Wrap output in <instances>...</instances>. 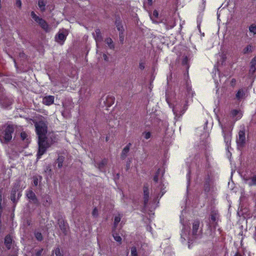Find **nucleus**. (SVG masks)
<instances>
[{
    "label": "nucleus",
    "instance_id": "9d476101",
    "mask_svg": "<svg viewBox=\"0 0 256 256\" xmlns=\"http://www.w3.org/2000/svg\"><path fill=\"white\" fill-rule=\"evenodd\" d=\"M26 196L31 202L35 204H38V199L32 190H28L26 191Z\"/></svg>",
    "mask_w": 256,
    "mask_h": 256
},
{
    "label": "nucleus",
    "instance_id": "bf43d9fd",
    "mask_svg": "<svg viewBox=\"0 0 256 256\" xmlns=\"http://www.w3.org/2000/svg\"><path fill=\"white\" fill-rule=\"evenodd\" d=\"M242 33H244V34H245L246 35H247V33H246V32L244 31V30H242Z\"/></svg>",
    "mask_w": 256,
    "mask_h": 256
},
{
    "label": "nucleus",
    "instance_id": "ddd939ff",
    "mask_svg": "<svg viewBox=\"0 0 256 256\" xmlns=\"http://www.w3.org/2000/svg\"><path fill=\"white\" fill-rule=\"evenodd\" d=\"M132 146L131 143H128L122 150L120 154V158L124 160L127 156V155L130 151V148Z\"/></svg>",
    "mask_w": 256,
    "mask_h": 256
},
{
    "label": "nucleus",
    "instance_id": "20e7f679",
    "mask_svg": "<svg viewBox=\"0 0 256 256\" xmlns=\"http://www.w3.org/2000/svg\"><path fill=\"white\" fill-rule=\"evenodd\" d=\"M236 142L238 148H243L246 142V128L242 126L240 130L238 135L236 136Z\"/></svg>",
    "mask_w": 256,
    "mask_h": 256
},
{
    "label": "nucleus",
    "instance_id": "6ab92c4d",
    "mask_svg": "<svg viewBox=\"0 0 256 256\" xmlns=\"http://www.w3.org/2000/svg\"><path fill=\"white\" fill-rule=\"evenodd\" d=\"M115 24L117 30L119 31L120 32H124V28L120 18H116V20Z\"/></svg>",
    "mask_w": 256,
    "mask_h": 256
},
{
    "label": "nucleus",
    "instance_id": "e433bc0d",
    "mask_svg": "<svg viewBox=\"0 0 256 256\" xmlns=\"http://www.w3.org/2000/svg\"><path fill=\"white\" fill-rule=\"evenodd\" d=\"M224 140L225 142L226 143V144H228V142H230V136L228 134H224Z\"/></svg>",
    "mask_w": 256,
    "mask_h": 256
},
{
    "label": "nucleus",
    "instance_id": "3c124183",
    "mask_svg": "<svg viewBox=\"0 0 256 256\" xmlns=\"http://www.w3.org/2000/svg\"><path fill=\"white\" fill-rule=\"evenodd\" d=\"M42 251H43V249L42 248L41 250H40L38 251L36 254V256H40L41 254H42Z\"/></svg>",
    "mask_w": 256,
    "mask_h": 256
},
{
    "label": "nucleus",
    "instance_id": "412c9836",
    "mask_svg": "<svg viewBox=\"0 0 256 256\" xmlns=\"http://www.w3.org/2000/svg\"><path fill=\"white\" fill-rule=\"evenodd\" d=\"M45 142L48 144L50 145V147L54 143L56 142V136H54L53 134L48 137L47 138V139L45 140Z\"/></svg>",
    "mask_w": 256,
    "mask_h": 256
},
{
    "label": "nucleus",
    "instance_id": "13d9d810",
    "mask_svg": "<svg viewBox=\"0 0 256 256\" xmlns=\"http://www.w3.org/2000/svg\"><path fill=\"white\" fill-rule=\"evenodd\" d=\"M14 62L15 66L17 68V64H16V60L14 59Z\"/></svg>",
    "mask_w": 256,
    "mask_h": 256
},
{
    "label": "nucleus",
    "instance_id": "39448f33",
    "mask_svg": "<svg viewBox=\"0 0 256 256\" xmlns=\"http://www.w3.org/2000/svg\"><path fill=\"white\" fill-rule=\"evenodd\" d=\"M20 187V182H17L14 184V186L12 187L11 192H10V199L14 204V206H16V205L18 202V200L20 198L22 194L20 192H18V198L16 199V192H18Z\"/></svg>",
    "mask_w": 256,
    "mask_h": 256
},
{
    "label": "nucleus",
    "instance_id": "864d4df0",
    "mask_svg": "<svg viewBox=\"0 0 256 256\" xmlns=\"http://www.w3.org/2000/svg\"><path fill=\"white\" fill-rule=\"evenodd\" d=\"M102 56H103L104 59L106 61H108V56H106V54H103Z\"/></svg>",
    "mask_w": 256,
    "mask_h": 256
},
{
    "label": "nucleus",
    "instance_id": "a211bd4d",
    "mask_svg": "<svg viewBox=\"0 0 256 256\" xmlns=\"http://www.w3.org/2000/svg\"><path fill=\"white\" fill-rule=\"evenodd\" d=\"M93 36L96 42L102 40V37L100 30L99 28L96 29L95 34H93Z\"/></svg>",
    "mask_w": 256,
    "mask_h": 256
},
{
    "label": "nucleus",
    "instance_id": "2f4dec72",
    "mask_svg": "<svg viewBox=\"0 0 256 256\" xmlns=\"http://www.w3.org/2000/svg\"><path fill=\"white\" fill-rule=\"evenodd\" d=\"M131 256H138L137 248L135 246H133L130 248Z\"/></svg>",
    "mask_w": 256,
    "mask_h": 256
},
{
    "label": "nucleus",
    "instance_id": "7ed1b4c3",
    "mask_svg": "<svg viewBox=\"0 0 256 256\" xmlns=\"http://www.w3.org/2000/svg\"><path fill=\"white\" fill-rule=\"evenodd\" d=\"M30 16L44 32H50V28L44 20L38 16L34 11L30 12Z\"/></svg>",
    "mask_w": 256,
    "mask_h": 256
},
{
    "label": "nucleus",
    "instance_id": "5fc2aeb1",
    "mask_svg": "<svg viewBox=\"0 0 256 256\" xmlns=\"http://www.w3.org/2000/svg\"><path fill=\"white\" fill-rule=\"evenodd\" d=\"M210 162H206V168H210Z\"/></svg>",
    "mask_w": 256,
    "mask_h": 256
},
{
    "label": "nucleus",
    "instance_id": "4c0bfd02",
    "mask_svg": "<svg viewBox=\"0 0 256 256\" xmlns=\"http://www.w3.org/2000/svg\"><path fill=\"white\" fill-rule=\"evenodd\" d=\"M119 37H120V42L122 44L124 43V32H120Z\"/></svg>",
    "mask_w": 256,
    "mask_h": 256
},
{
    "label": "nucleus",
    "instance_id": "8fccbe9b",
    "mask_svg": "<svg viewBox=\"0 0 256 256\" xmlns=\"http://www.w3.org/2000/svg\"><path fill=\"white\" fill-rule=\"evenodd\" d=\"M16 5L18 7L21 8L22 2H21L20 0H16Z\"/></svg>",
    "mask_w": 256,
    "mask_h": 256
},
{
    "label": "nucleus",
    "instance_id": "de8ad7c7",
    "mask_svg": "<svg viewBox=\"0 0 256 256\" xmlns=\"http://www.w3.org/2000/svg\"><path fill=\"white\" fill-rule=\"evenodd\" d=\"M131 162H132L131 159H128V160L126 162V170H128L130 168Z\"/></svg>",
    "mask_w": 256,
    "mask_h": 256
},
{
    "label": "nucleus",
    "instance_id": "aec40b11",
    "mask_svg": "<svg viewBox=\"0 0 256 256\" xmlns=\"http://www.w3.org/2000/svg\"><path fill=\"white\" fill-rule=\"evenodd\" d=\"M232 114V116L233 118L236 117L237 116L236 120H238L240 119L242 116V112H240L239 110H233L231 112Z\"/></svg>",
    "mask_w": 256,
    "mask_h": 256
},
{
    "label": "nucleus",
    "instance_id": "a19ab883",
    "mask_svg": "<svg viewBox=\"0 0 256 256\" xmlns=\"http://www.w3.org/2000/svg\"><path fill=\"white\" fill-rule=\"evenodd\" d=\"M54 252L56 256H62L61 255L60 248L58 247L56 248V250H54Z\"/></svg>",
    "mask_w": 256,
    "mask_h": 256
},
{
    "label": "nucleus",
    "instance_id": "f03ea898",
    "mask_svg": "<svg viewBox=\"0 0 256 256\" xmlns=\"http://www.w3.org/2000/svg\"><path fill=\"white\" fill-rule=\"evenodd\" d=\"M220 218L218 210L214 208H211L208 217V226L209 228H216Z\"/></svg>",
    "mask_w": 256,
    "mask_h": 256
},
{
    "label": "nucleus",
    "instance_id": "1a4fd4ad",
    "mask_svg": "<svg viewBox=\"0 0 256 256\" xmlns=\"http://www.w3.org/2000/svg\"><path fill=\"white\" fill-rule=\"evenodd\" d=\"M143 194H144V206H146L150 198V190L149 185L148 183L144 184L143 186Z\"/></svg>",
    "mask_w": 256,
    "mask_h": 256
},
{
    "label": "nucleus",
    "instance_id": "f257e3e1",
    "mask_svg": "<svg viewBox=\"0 0 256 256\" xmlns=\"http://www.w3.org/2000/svg\"><path fill=\"white\" fill-rule=\"evenodd\" d=\"M34 126L36 128V132L38 138V150L37 153V157L39 159L50 147V145L45 142V140L47 139L46 134L48 132V126L43 121L36 122L34 124Z\"/></svg>",
    "mask_w": 256,
    "mask_h": 256
},
{
    "label": "nucleus",
    "instance_id": "cd10ccee",
    "mask_svg": "<svg viewBox=\"0 0 256 256\" xmlns=\"http://www.w3.org/2000/svg\"><path fill=\"white\" fill-rule=\"evenodd\" d=\"M34 237L36 240L39 242H41L43 240V236L42 233L40 232H34Z\"/></svg>",
    "mask_w": 256,
    "mask_h": 256
},
{
    "label": "nucleus",
    "instance_id": "c756f323",
    "mask_svg": "<svg viewBox=\"0 0 256 256\" xmlns=\"http://www.w3.org/2000/svg\"><path fill=\"white\" fill-rule=\"evenodd\" d=\"M112 236L116 242H119L120 244L122 243V238L118 234L113 232Z\"/></svg>",
    "mask_w": 256,
    "mask_h": 256
},
{
    "label": "nucleus",
    "instance_id": "ea45409f",
    "mask_svg": "<svg viewBox=\"0 0 256 256\" xmlns=\"http://www.w3.org/2000/svg\"><path fill=\"white\" fill-rule=\"evenodd\" d=\"M256 65H253L252 64L250 65V72H251L252 74H254V72L256 70Z\"/></svg>",
    "mask_w": 256,
    "mask_h": 256
},
{
    "label": "nucleus",
    "instance_id": "72a5a7b5",
    "mask_svg": "<svg viewBox=\"0 0 256 256\" xmlns=\"http://www.w3.org/2000/svg\"><path fill=\"white\" fill-rule=\"evenodd\" d=\"M20 138L22 140H26V142H28V139L27 138L28 134H26V132H22L20 133Z\"/></svg>",
    "mask_w": 256,
    "mask_h": 256
},
{
    "label": "nucleus",
    "instance_id": "4468645a",
    "mask_svg": "<svg viewBox=\"0 0 256 256\" xmlns=\"http://www.w3.org/2000/svg\"><path fill=\"white\" fill-rule=\"evenodd\" d=\"M54 102V96H46L43 98V104L46 106H50Z\"/></svg>",
    "mask_w": 256,
    "mask_h": 256
},
{
    "label": "nucleus",
    "instance_id": "4be33fe9",
    "mask_svg": "<svg viewBox=\"0 0 256 256\" xmlns=\"http://www.w3.org/2000/svg\"><path fill=\"white\" fill-rule=\"evenodd\" d=\"M64 160V157L62 156H59L55 161L56 164H58V166L59 168H60L62 166L63 162Z\"/></svg>",
    "mask_w": 256,
    "mask_h": 256
},
{
    "label": "nucleus",
    "instance_id": "c9c22d12",
    "mask_svg": "<svg viewBox=\"0 0 256 256\" xmlns=\"http://www.w3.org/2000/svg\"><path fill=\"white\" fill-rule=\"evenodd\" d=\"M159 174H160V170L158 169L157 172H156V174H154V181L155 182H158V176H159Z\"/></svg>",
    "mask_w": 256,
    "mask_h": 256
},
{
    "label": "nucleus",
    "instance_id": "58836bf2",
    "mask_svg": "<svg viewBox=\"0 0 256 256\" xmlns=\"http://www.w3.org/2000/svg\"><path fill=\"white\" fill-rule=\"evenodd\" d=\"M188 102L187 100L186 101V104H184V106H183V108H182V110L181 111V114H183L188 109Z\"/></svg>",
    "mask_w": 256,
    "mask_h": 256
},
{
    "label": "nucleus",
    "instance_id": "37998d69",
    "mask_svg": "<svg viewBox=\"0 0 256 256\" xmlns=\"http://www.w3.org/2000/svg\"><path fill=\"white\" fill-rule=\"evenodd\" d=\"M236 80L235 78H232L230 82V86L234 88L236 86Z\"/></svg>",
    "mask_w": 256,
    "mask_h": 256
},
{
    "label": "nucleus",
    "instance_id": "c03bdc74",
    "mask_svg": "<svg viewBox=\"0 0 256 256\" xmlns=\"http://www.w3.org/2000/svg\"><path fill=\"white\" fill-rule=\"evenodd\" d=\"M144 6L147 5L148 6H152V0H146V2H144Z\"/></svg>",
    "mask_w": 256,
    "mask_h": 256
},
{
    "label": "nucleus",
    "instance_id": "49530a36",
    "mask_svg": "<svg viewBox=\"0 0 256 256\" xmlns=\"http://www.w3.org/2000/svg\"><path fill=\"white\" fill-rule=\"evenodd\" d=\"M145 68V66H144V63L143 62H140V64H139V68L141 70H143Z\"/></svg>",
    "mask_w": 256,
    "mask_h": 256
},
{
    "label": "nucleus",
    "instance_id": "79ce46f5",
    "mask_svg": "<svg viewBox=\"0 0 256 256\" xmlns=\"http://www.w3.org/2000/svg\"><path fill=\"white\" fill-rule=\"evenodd\" d=\"M92 215L94 216V217H97L98 216V209L95 208H94L92 212Z\"/></svg>",
    "mask_w": 256,
    "mask_h": 256
},
{
    "label": "nucleus",
    "instance_id": "09e8293b",
    "mask_svg": "<svg viewBox=\"0 0 256 256\" xmlns=\"http://www.w3.org/2000/svg\"><path fill=\"white\" fill-rule=\"evenodd\" d=\"M250 64L253 65H256V56L252 59Z\"/></svg>",
    "mask_w": 256,
    "mask_h": 256
},
{
    "label": "nucleus",
    "instance_id": "6e6552de",
    "mask_svg": "<svg viewBox=\"0 0 256 256\" xmlns=\"http://www.w3.org/2000/svg\"><path fill=\"white\" fill-rule=\"evenodd\" d=\"M211 180V174L208 172L204 178V190L206 194L210 190Z\"/></svg>",
    "mask_w": 256,
    "mask_h": 256
},
{
    "label": "nucleus",
    "instance_id": "0eeeda50",
    "mask_svg": "<svg viewBox=\"0 0 256 256\" xmlns=\"http://www.w3.org/2000/svg\"><path fill=\"white\" fill-rule=\"evenodd\" d=\"M242 178L244 184L248 185L249 186H256V174L252 176L244 174Z\"/></svg>",
    "mask_w": 256,
    "mask_h": 256
},
{
    "label": "nucleus",
    "instance_id": "5701e85b",
    "mask_svg": "<svg viewBox=\"0 0 256 256\" xmlns=\"http://www.w3.org/2000/svg\"><path fill=\"white\" fill-rule=\"evenodd\" d=\"M38 4L42 12L46 10V2L44 0H38Z\"/></svg>",
    "mask_w": 256,
    "mask_h": 256
},
{
    "label": "nucleus",
    "instance_id": "c85d7f7f",
    "mask_svg": "<svg viewBox=\"0 0 256 256\" xmlns=\"http://www.w3.org/2000/svg\"><path fill=\"white\" fill-rule=\"evenodd\" d=\"M249 32L254 35L256 34V25L254 24H250L248 27Z\"/></svg>",
    "mask_w": 256,
    "mask_h": 256
},
{
    "label": "nucleus",
    "instance_id": "423d86ee",
    "mask_svg": "<svg viewBox=\"0 0 256 256\" xmlns=\"http://www.w3.org/2000/svg\"><path fill=\"white\" fill-rule=\"evenodd\" d=\"M14 130V128L12 124L8 125L3 132L4 138L6 142H10L12 139V134Z\"/></svg>",
    "mask_w": 256,
    "mask_h": 256
},
{
    "label": "nucleus",
    "instance_id": "4d7b16f0",
    "mask_svg": "<svg viewBox=\"0 0 256 256\" xmlns=\"http://www.w3.org/2000/svg\"><path fill=\"white\" fill-rule=\"evenodd\" d=\"M0 200H2V191L0 190Z\"/></svg>",
    "mask_w": 256,
    "mask_h": 256
},
{
    "label": "nucleus",
    "instance_id": "f8f14e48",
    "mask_svg": "<svg viewBox=\"0 0 256 256\" xmlns=\"http://www.w3.org/2000/svg\"><path fill=\"white\" fill-rule=\"evenodd\" d=\"M12 236L10 234H7L4 238V243L6 248L10 250L12 248Z\"/></svg>",
    "mask_w": 256,
    "mask_h": 256
},
{
    "label": "nucleus",
    "instance_id": "6e6d98bb",
    "mask_svg": "<svg viewBox=\"0 0 256 256\" xmlns=\"http://www.w3.org/2000/svg\"><path fill=\"white\" fill-rule=\"evenodd\" d=\"M205 156H206V162H210L209 156L208 154H206Z\"/></svg>",
    "mask_w": 256,
    "mask_h": 256
},
{
    "label": "nucleus",
    "instance_id": "7c9ffc66",
    "mask_svg": "<svg viewBox=\"0 0 256 256\" xmlns=\"http://www.w3.org/2000/svg\"><path fill=\"white\" fill-rule=\"evenodd\" d=\"M120 219H121V218L120 216H116L114 217V228H116L118 224L119 223V222L120 220Z\"/></svg>",
    "mask_w": 256,
    "mask_h": 256
},
{
    "label": "nucleus",
    "instance_id": "603ef678",
    "mask_svg": "<svg viewBox=\"0 0 256 256\" xmlns=\"http://www.w3.org/2000/svg\"><path fill=\"white\" fill-rule=\"evenodd\" d=\"M153 15L156 18H157L158 16V12L157 10H154L153 12Z\"/></svg>",
    "mask_w": 256,
    "mask_h": 256
},
{
    "label": "nucleus",
    "instance_id": "393cba45",
    "mask_svg": "<svg viewBox=\"0 0 256 256\" xmlns=\"http://www.w3.org/2000/svg\"><path fill=\"white\" fill-rule=\"evenodd\" d=\"M59 226L64 234H66L67 226L64 221H60L58 222Z\"/></svg>",
    "mask_w": 256,
    "mask_h": 256
},
{
    "label": "nucleus",
    "instance_id": "dca6fc26",
    "mask_svg": "<svg viewBox=\"0 0 256 256\" xmlns=\"http://www.w3.org/2000/svg\"><path fill=\"white\" fill-rule=\"evenodd\" d=\"M114 97L112 96L108 95L107 96L106 100L105 101L106 106L107 107H110L114 104Z\"/></svg>",
    "mask_w": 256,
    "mask_h": 256
},
{
    "label": "nucleus",
    "instance_id": "bb28decb",
    "mask_svg": "<svg viewBox=\"0 0 256 256\" xmlns=\"http://www.w3.org/2000/svg\"><path fill=\"white\" fill-rule=\"evenodd\" d=\"M244 95V90L241 88L238 90L236 94V98L238 100H240Z\"/></svg>",
    "mask_w": 256,
    "mask_h": 256
},
{
    "label": "nucleus",
    "instance_id": "f3484780",
    "mask_svg": "<svg viewBox=\"0 0 256 256\" xmlns=\"http://www.w3.org/2000/svg\"><path fill=\"white\" fill-rule=\"evenodd\" d=\"M66 35L64 32H58L57 35L56 36L55 38L57 42H64L66 40Z\"/></svg>",
    "mask_w": 256,
    "mask_h": 256
},
{
    "label": "nucleus",
    "instance_id": "a878e982",
    "mask_svg": "<svg viewBox=\"0 0 256 256\" xmlns=\"http://www.w3.org/2000/svg\"><path fill=\"white\" fill-rule=\"evenodd\" d=\"M252 48L253 47L251 44H248L243 49L242 52L244 54L252 52Z\"/></svg>",
    "mask_w": 256,
    "mask_h": 256
},
{
    "label": "nucleus",
    "instance_id": "f704fd0d",
    "mask_svg": "<svg viewBox=\"0 0 256 256\" xmlns=\"http://www.w3.org/2000/svg\"><path fill=\"white\" fill-rule=\"evenodd\" d=\"M142 136H144L145 139L148 140L151 137L152 134L150 132H142Z\"/></svg>",
    "mask_w": 256,
    "mask_h": 256
},
{
    "label": "nucleus",
    "instance_id": "b1692460",
    "mask_svg": "<svg viewBox=\"0 0 256 256\" xmlns=\"http://www.w3.org/2000/svg\"><path fill=\"white\" fill-rule=\"evenodd\" d=\"M105 42L108 45L109 48L111 50H114V44L113 40L110 38H106L105 40Z\"/></svg>",
    "mask_w": 256,
    "mask_h": 256
},
{
    "label": "nucleus",
    "instance_id": "9b49d317",
    "mask_svg": "<svg viewBox=\"0 0 256 256\" xmlns=\"http://www.w3.org/2000/svg\"><path fill=\"white\" fill-rule=\"evenodd\" d=\"M200 224V221L198 220H194L192 223V234L195 238H196L198 235V230L199 229Z\"/></svg>",
    "mask_w": 256,
    "mask_h": 256
},
{
    "label": "nucleus",
    "instance_id": "473e14b6",
    "mask_svg": "<svg viewBox=\"0 0 256 256\" xmlns=\"http://www.w3.org/2000/svg\"><path fill=\"white\" fill-rule=\"evenodd\" d=\"M107 163V160L106 159L102 160L98 164V168H102Z\"/></svg>",
    "mask_w": 256,
    "mask_h": 256
},
{
    "label": "nucleus",
    "instance_id": "a18cd8bd",
    "mask_svg": "<svg viewBox=\"0 0 256 256\" xmlns=\"http://www.w3.org/2000/svg\"><path fill=\"white\" fill-rule=\"evenodd\" d=\"M38 179L37 177L34 176L33 178V183L34 185L36 186L38 185Z\"/></svg>",
    "mask_w": 256,
    "mask_h": 256
},
{
    "label": "nucleus",
    "instance_id": "2eb2a0df",
    "mask_svg": "<svg viewBox=\"0 0 256 256\" xmlns=\"http://www.w3.org/2000/svg\"><path fill=\"white\" fill-rule=\"evenodd\" d=\"M42 204L45 207H48L52 203V200L48 195H45L42 196Z\"/></svg>",
    "mask_w": 256,
    "mask_h": 256
},
{
    "label": "nucleus",
    "instance_id": "052dcab7",
    "mask_svg": "<svg viewBox=\"0 0 256 256\" xmlns=\"http://www.w3.org/2000/svg\"><path fill=\"white\" fill-rule=\"evenodd\" d=\"M234 256H241L240 255H239L238 253L236 254Z\"/></svg>",
    "mask_w": 256,
    "mask_h": 256
},
{
    "label": "nucleus",
    "instance_id": "680f3d73",
    "mask_svg": "<svg viewBox=\"0 0 256 256\" xmlns=\"http://www.w3.org/2000/svg\"><path fill=\"white\" fill-rule=\"evenodd\" d=\"M108 137H106V141H108Z\"/></svg>",
    "mask_w": 256,
    "mask_h": 256
}]
</instances>
